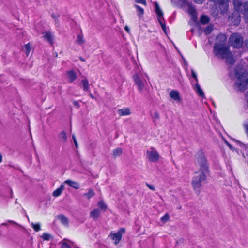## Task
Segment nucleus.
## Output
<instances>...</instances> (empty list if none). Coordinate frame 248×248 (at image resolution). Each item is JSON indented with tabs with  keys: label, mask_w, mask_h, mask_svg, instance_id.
Returning <instances> with one entry per match:
<instances>
[{
	"label": "nucleus",
	"mask_w": 248,
	"mask_h": 248,
	"mask_svg": "<svg viewBox=\"0 0 248 248\" xmlns=\"http://www.w3.org/2000/svg\"><path fill=\"white\" fill-rule=\"evenodd\" d=\"M214 53L219 59H226L228 63L233 64L234 62L232 55L226 44L216 43L213 49Z\"/></svg>",
	"instance_id": "nucleus-2"
},
{
	"label": "nucleus",
	"mask_w": 248,
	"mask_h": 248,
	"mask_svg": "<svg viewBox=\"0 0 248 248\" xmlns=\"http://www.w3.org/2000/svg\"><path fill=\"white\" fill-rule=\"evenodd\" d=\"M217 41L216 43H219V44H226L227 40V37L225 35L220 34L217 36Z\"/></svg>",
	"instance_id": "nucleus-17"
},
{
	"label": "nucleus",
	"mask_w": 248,
	"mask_h": 248,
	"mask_svg": "<svg viewBox=\"0 0 248 248\" xmlns=\"http://www.w3.org/2000/svg\"><path fill=\"white\" fill-rule=\"evenodd\" d=\"M58 139L62 143H65L67 141V136L65 131H62L58 135Z\"/></svg>",
	"instance_id": "nucleus-16"
},
{
	"label": "nucleus",
	"mask_w": 248,
	"mask_h": 248,
	"mask_svg": "<svg viewBox=\"0 0 248 248\" xmlns=\"http://www.w3.org/2000/svg\"><path fill=\"white\" fill-rule=\"evenodd\" d=\"M64 183L74 188L75 189H78L79 188V184L76 181H73L71 180H67L65 181Z\"/></svg>",
	"instance_id": "nucleus-15"
},
{
	"label": "nucleus",
	"mask_w": 248,
	"mask_h": 248,
	"mask_svg": "<svg viewBox=\"0 0 248 248\" xmlns=\"http://www.w3.org/2000/svg\"><path fill=\"white\" fill-rule=\"evenodd\" d=\"M245 46L248 50V39L245 41Z\"/></svg>",
	"instance_id": "nucleus-44"
},
{
	"label": "nucleus",
	"mask_w": 248,
	"mask_h": 248,
	"mask_svg": "<svg viewBox=\"0 0 248 248\" xmlns=\"http://www.w3.org/2000/svg\"><path fill=\"white\" fill-rule=\"evenodd\" d=\"M146 157L150 161L155 162L159 160L160 155L154 147H151L146 151Z\"/></svg>",
	"instance_id": "nucleus-5"
},
{
	"label": "nucleus",
	"mask_w": 248,
	"mask_h": 248,
	"mask_svg": "<svg viewBox=\"0 0 248 248\" xmlns=\"http://www.w3.org/2000/svg\"><path fill=\"white\" fill-rule=\"evenodd\" d=\"M94 195V192L92 189H90L87 193L84 194V196H85L88 199L93 197Z\"/></svg>",
	"instance_id": "nucleus-29"
},
{
	"label": "nucleus",
	"mask_w": 248,
	"mask_h": 248,
	"mask_svg": "<svg viewBox=\"0 0 248 248\" xmlns=\"http://www.w3.org/2000/svg\"><path fill=\"white\" fill-rule=\"evenodd\" d=\"M146 186H148V187L149 188H150V189L152 190H155V189L154 188V186L152 185H151L150 184H148L147 183H146Z\"/></svg>",
	"instance_id": "nucleus-41"
},
{
	"label": "nucleus",
	"mask_w": 248,
	"mask_h": 248,
	"mask_svg": "<svg viewBox=\"0 0 248 248\" xmlns=\"http://www.w3.org/2000/svg\"><path fill=\"white\" fill-rule=\"evenodd\" d=\"M72 243V242L66 239H64L61 242V248H71V246L68 243Z\"/></svg>",
	"instance_id": "nucleus-22"
},
{
	"label": "nucleus",
	"mask_w": 248,
	"mask_h": 248,
	"mask_svg": "<svg viewBox=\"0 0 248 248\" xmlns=\"http://www.w3.org/2000/svg\"><path fill=\"white\" fill-rule=\"evenodd\" d=\"M58 218L61 222L64 225L67 226L68 225V219L67 217L63 215H61L58 216Z\"/></svg>",
	"instance_id": "nucleus-21"
},
{
	"label": "nucleus",
	"mask_w": 248,
	"mask_h": 248,
	"mask_svg": "<svg viewBox=\"0 0 248 248\" xmlns=\"http://www.w3.org/2000/svg\"><path fill=\"white\" fill-rule=\"evenodd\" d=\"M41 238L44 240L49 241L51 238V235L47 233H44L41 236Z\"/></svg>",
	"instance_id": "nucleus-32"
},
{
	"label": "nucleus",
	"mask_w": 248,
	"mask_h": 248,
	"mask_svg": "<svg viewBox=\"0 0 248 248\" xmlns=\"http://www.w3.org/2000/svg\"><path fill=\"white\" fill-rule=\"evenodd\" d=\"M72 138H73V141H74V142L75 143V146L77 148L78 147V142H77V141L76 139V137L75 135H72Z\"/></svg>",
	"instance_id": "nucleus-38"
},
{
	"label": "nucleus",
	"mask_w": 248,
	"mask_h": 248,
	"mask_svg": "<svg viewBox=\"0 0 248 248\" xmlns=\"http://www.w3.org/2000/svg\"><path fill=\"white\" fill-rule=\"evenodd\" d=\"M73 104L74 105V106L76 107L77 108H79L80 107L79 102L78 101H73Z\"/></svg>",
	"instance_id": "nucleus-39"
},
{
	"label": "nucleus",
	"mask_w": 248,
	"mask_h": 248,
	"mask_svg": "<svg viewBox=\"0 0 248 248\" xmlns=\"http://www.w3.org/2000/svg\"><path fill=\"white\" fill-rule=\"evenodd\" d=\"M191 74H192V78L195 79V81L197 83L198 79H197V74H196V72L193 69L191 70Z\"/></svg>",
	"instance_id": "nucleus-35"
},
{
	"label": "nucleus",
	"mask_w": 248,
	"mask_h": 248,
	"mask_svg": "<svg viewBox=\"0 0 248 248\" xmlns=\"http://www.w3.org/2000/svg\"><path fill=\"white\" fill-rule=\"evenodd\" d=\"M97 205L101 210H103V211H105L106 210L107 206L103 201H99Z\"/></svg>",
	"instance_id": "nucleus-26"
},
{
	"label": "nucleus",
	"mask_w": 248,
	"mask_h": 248,
	"mask_svg": "<svg viewBox=\"0 0 248 248\" xmlns=\"http://www.w3.org/2000/svg\"><path fill=\"white\" fill-rule=\"evenodd\" d=\"M125 232L124 228H121L118 232L110 235L111 239L114 240L115 244L117 245L121 240L122 234Z\"/></svg>",
	"instance_id": "nucleus-9"
},
{
	"label": "nucleus",
	"mask_w": 248,
	"mask_h": 248,
	"mask_svg": "<svg viewBox=\"0 0 248 248\" xmlns=\"http://www.w3.org/2000/svg\"><path fill=\"white\" fill-rule=\"evenodd\" d=\"M90 96H91L92 98H93V95L92 94H90Z\"/></svg>",
	"instance_id": "nucleus-49"
},
{
	"label": "nucleus",
	"mask_w": 248,
	"mask_h": 248,
	"mask_svg": "<svg viewBox=\"0 0 248 248\" xmlns=\"http://www.w3.org/2000/svg\"><path fill=\"white\" fill-rule=\"evenodd\" d=\"M135 84L137 85L138 89L141 91L144 88L146 81L144 79L142 74H135L133 76Z\"/></svg>",
	"instance_id": "nucleus-7"
},
{
	"label": "nucleus",
	"mask_w": 248,
	"mask_h": 248,
	"mask_svg": "<svg viewBox=\"0 0 248 248\" xmlns=\"http://www.w3.org/2000/svg\"><path fill=\"white\" fill-rule=\"evenodd\" d=\"M31 225L34 230L36 232H38L41 230L40 224L39 223L34 224L32 222Z\"/></svg>",
	"instance_id": "nucleus-30"
},
{
	"label": "nucleus",
	"mask_w": 248,
	"mask_h": 248,
	"mask_svg": "<svg viewBox=\"0 0 248 248\" xmlns=\"http://www.w3.org/2000/svg\"><path fill=\"white\" fill-rule=\"evenodd\" d=\"M155 10L157 15L158 20L162 27V29L164 32H166V27L163 18V13L160 8L158 4L156 2L155 3Z\"/></svg>",
	"instance_id": "nucleus-6"
},
{
	"label": "nucleus",
	"mask_w": 248,
	"mask_h": 248,
	"mask_svg": "<svg viewBox=\"0 0 248 248\" xmlns=\"http://www.w3.org/2000/svg\"><path fill=\"white\" fill-rule=\"evenodd\" d=\"M146 77L147 78H148V76H147V75H146Z\"/></svg>",
	"instance_id": "nucleus-51"
},
{
	"label": "nucleus",
	"mask_w": 248,
	"mask_h": 248,
	"mask_svg": "<svg viewBox=\"0 0 248 248\" xmlns=\"http://www.w3.org/2000/svg\"><path fill=\"white\" fill-rule=\"evenodd\" d=\"M135 2L137 3L142 4L144 5H146V0H136Z\"/></svg>",
	"instance_id": "nucleus-36"
},
{
	"label": "nucleus",
	"mask_w": 248,
	"mask_h": 248,
	"mask_svg": "<svg viewBox=\"0 0 248 248\" xmlns=\"http://www.w3.org/2000/svg\"><path fill=\"white\" fill-rule=\"evenodd\" d=\"M228 145H229V146L230 147H231V145H230V144H228Z\"/></svg>",
	"instance_id": "nucleus-50"
},
{
	"label": "nucleus",
	"mask_w": 248,
	"mask_h": 248,
	"mask_svg": "<svg viewBox=\"0 0 248 248\" xmlns=\"http://www.w3.org/2000/svg\"><path fill=\"white\" fill-rule=\"evenodd\" d=\"M79 59H80L81 61H83V62H84V61H85V59H83V58H82V57H80V58H79Z\"/></svg>",
	"instance_id": "nucleus-46"
},
{
	"label": "nucleus",
	"mask_w": 248,
	"mask_h": 248,
	"mask_svg": "<svg viewBox=\"0 0 248 248\" xmlns=\"http://www.w3.org/2000/svg\"><path fill=\"white\" fill-rule=\"evenodd\" d=\"M219 5V8L222 13L226 12L228 8V0H209Z\"/></svg>",
	"instance_id": "nucleus-8"
},
{
	"label": "nucleus",
	"mask_w": 248,
	"mask_h": 248,
	"mask_svg": "<svg viewBox=\"0 0 248 248\" xmlns=\"http://www.w3.org/2000/svg\"><path fill=\"white\" fill-rule=\"evenodd\" d=\"M124 30H125L127 32H128V33H129V31H130V29H129V28H128V27L127 26H125L124 27Z\"/></svg>",
	"instance_id": "nucleus-45"
},
{
	"label": "nucleus",
	"mask_w": 248,
	"mask_h": 248,
	"mask_svg": "<svg viewBox=\"0 0 248 248\" xmlns=\"http://www.w3.org/2000/svg\"><path fill=\"white\" fill-rule=\"evenodd\" d=\"M81 82L83 84V90L85 91H88L89 89V85L87 79H83L82 80Z\"/></svg>",
	"instance_id": "nucleus-25"
},
{
	"label": "nucleus",
	"mask_w": 248,
	"mask_h": 248,
	"mask_svg": "<svg viewBox=\"0 0 248 248\" xmlns=\"http://www.w3.org/2000/svg\"><path fill=\"white\" fill-rule=\"evenodd\" d=\"M212 30L213 26L212 25H209L205 28L204 32L206 34H209L212 32Z\"/></svg>",
	"instance_id": "nucleus-31"
},
{
	"label": "nucleus",
	"mask_w": 248,
	"mask_h": 248,
	"mask_svg": "<svg viewBox=\"0 0 248 248\" xmlns=\"http://www.w3.org/2000/svg\"><path fill=\"white\" fill-rule=\"evenodd\" d=\"M169 95L170 97L173 100L180 102L181 101V98L180 96L179 93L177 90H172L170 92Z\"/></svg>",
	"instance_id": "nucleus-11"
},
{
	"label": "nucleus",
	"mask_w": 248,
	"mask_h": 248,
	"mask_svg": "<svg viewBox=\"0 0 248 248\" xmlns=\"http://www.w3.org/2000/svg\"><path fill=\"white\" fill-rule=\"evenodd\" d=\"M1 160H2V155H1V154L0 153V163L1 162Z\"/></svg>",
	"instance_id": "nucleus-48"
},
{
	"label": "nucleus",
	"mask_w": 248,
	"mask_h": 248,
	"mask_svg": "<svg viewBox=\"0 0 248 248\" xmlns=\"http://www.w3.org/2000/svg\"><path fill=\"white\" fill-rule=\"evenodd\" d=\"M118 113L120 116H127L131 114V111L129 108H125L118 109Z\"/></svg>",
	"instance_id": "nucleus-13"
},
{
	"label": "nucleus",
	"mask_w": 248,
	"mask_h": 248,
	"mask_svg": "<svg viewBox=\"0 0 248 248\" xmlns=\"http://www.w3.org/2000/svg\"><path fill=\"white\" fill-rule=\"evenodd\" d=\"M243 70H241L240 72L237 70H235V76L237 79L235 84V89L238 91H244L248 87V73L247 72H242Z\"/></svg>",
	"instance_id": "nucleus-3"
},
{
	"label": "nucleus",
	"mask_w": 248,
	"mask_h": 248,
	"mask_svg": "<svg viewBox=\"0 0 248 248\" xmlns=\"http://www.w3.org/2000/svg\"><path fill=\"white\" fill-rule=\"evenodd\" d=\"M153 117L155 119H158L159 118V114L158 112H155L154 113Z\"/></svg>",
	"instance_id": "nucleus-40"
},
{
	"label": "nucleus",
	"mask_w": 248,
	"mask_h": 248,
	"mask_svg": "<svg viewBox=\"0 0 248 248\" xmlns=\"http://www.w3.org/2000/svg\"><path fill=\"white\" fill-rule=\"evenodd\" d=\"M229 43L234 48H239L243 46L244 38L240 34L234 33L229 37Z\"/></svg>",
	"instance_id": "nucleus-4"
},
{
	"label": "nucleus",
	"mask_w": 248,
	"mask_h": 248,
	"mask_svg": "<svg viewBox=\"0 0 248 248\" xmlns=\"http://www.w3.org/2000/svg\"><path fill=\"white\" fill-rule=\"evenodd\" d=\"M122 153V149L121 148H117L113 151V155L114 158H116L121 155Z\"/></svg>",
	"instance_id": "nucleus-23"
},
{
	"label": "nucleus",
	"mask_w": 248,
	"mask_h": 248,
	"mask_svg": "<svg viewBox=\"0 0 248 248\" xmlns=\"http://www.w3.org/2000/svg\"><path fill=\"white\" fill-rule=\"evenodd\" d=\"M209 22V18L206 15H202L200 18V23L202 24H206Z\"/></svg>",
	"instance_id": "nucleus-24"
},
{
	"label": "nucleus",
	"mask_w": 248,
	"mask_h": 248,
	"mask_svg": "<svg viewBox=\"0 0 248 248\" xmlns=\"http://www.w3.org/2000/svg\"><path fill=\"white\" fill-rule=\"evenodd\" d=\"M194 90L199 96L202 97H204V93L202 88H201L200 85L198 83H196L195 84Z\"/></svg>",
	"instance_id": "nucleus-19"
},
{
	"label": "nucleus",
	"mask_w": 248,
	"mask_h": 248,
	"mask_svg": "<svg viewBox=\"0 0 248 248\" xmlns=\"http://www.w3.org/2000/svg\"><path fill=\"white\" fill-rule=\"evenodd\" d=\"M90 217L95 220H97L100 215V211L98 209H94L90 212Z\"/></svg>",
	"instance_id": "nucleus-14"
},
{
	"label": "nucleus",
	"mask_w": 248,
	"mask_h": 248,
	"mask_svg": "<svg viewBox=\"0 0 248 248\" xmlns=\"http://www.w3.org/2000/svg\"><path fill=\"white\" fill-rule=\"evenodd\" d=\"M244 129H245V131L246 133L247 134V136H248V123L244 124Z\"/></svg>",
	"instance_id": "nucleus-37"
},
{
	"label": "nucleus",
	"mask_w": 248,
	"mask_h": 248,
	"mask_svg": "<svg viewBox=\"0 0 248 248\" xmlns=\"http://www.w3.org/2000/svg\"><path fill=\"white\" fill-rule=\"evenodd\" d=\"M7 225H8V224H7V223H2V224H1V225L5 226H7Z\"/></svg>",
	"instance_id": "nucleus-47"
},
{
	"label": "nucleus",
	"mask_w": 248,
	"mask_h": 248,
	"mask_svg": "<svg viewBox=\"0 0 248 248\" xmlns=\"http://www.w3.org/2000/svg\"><path fill=\"white\" fill-rule=\"evenodd\" d=\"M76 42L79 45H82L84 43L83 36L82 34H78L76 39Z\"/></svg>",
	"instance_id": "nucleus-27"
},
{
	"label": "nucleus",
	"mask_w": 248,
	"mask_h": 248,
	"mask_svg": "<svg viewBox=\"0 0 248 248\" xmlns=\"http://www.w3.org/2000/svg\"><path fill=\"white\" fill-rule=\"evenodd\" d=\"M8 222L19 226V225L17 223H16L13 220H8Z\"/></svg>",
	"instance_id": "nucleus-42"
},
{
	"label": "nucleus",
	"mask_w": 248,
	"mask_h": 248,
	"mask_svg": "<svg viewBox=\"0 0 248 248\" xmlns=\"http://www.w3.org/2000/svg\"><path fill=\"white\" fill-rule=\"evenodd\" d=\"M43 37L45 40H46L50 44H52L53 40V36L50 32H46L44 33Z\"/></svg>",
	"instance_id": "nucleus-20"
},
{
	"label": "nucleus",
	"mask_w": 248,
	"mask_h": 248,
	"mask_svg": "<svg viewBox=\"0 0 248 248\" xmlns=\"http://www.w3.org/2000/svg\"><path fill=\"white\" fill-rule=\"evenodd\" d=\"M196 3L200 4L202 3L204 0H194Z\"/></svg>",
	"instance_id": "nucleus-43"
},
{
	"label": "nucleus",
	"mask_w": 248,
	"mask_h": 248,
	"mask_svg": "<svg viewBox=\"0 0 248 248\" xmlns=\"http://www.w3.org/2000/svg\"><path fill=\"white\" fill-rule=\"evenodd\" d=\"M135 7L137 9L138 16L140 17L144 14V9L138 5H135Z\"/></svg>",
	"instance_id": "nucleus-28"
},
{
	"label": "nucleus",
	"mask_w": 248,
	"mask_h": 248,
	"mask_svg": "<svg viewBox=\"0 0 248 248\" xmlns=\"http://www.w3.org/2000/svg\"><path fill=\"white\" fill-rule=\"evenodd\" d=\"M169 219V215L168 214L166 213L161 218V221L162 223H166Z\"/></svg>",
	"instance_id": "nucleus-33"
},
{
	"label": "nucleus",
	"mask_w": 248,
	"mask_h": 248,
	"mask_svg": "<svg viewBox=\"0 0 248 248\" xmlns=\"http://www.w3.org/2000/svg\"><path fill=\"white\" fill-rule=\"evenodd\" d=\"M197 162L200 166V169L195 173V176L192 182L193 187L195 189L201 186L202 182L205 181L209 174L208 166L205 156L202 155L198 158Z\"/></svg>",
	"instance_id": "nucleus-1"
},
{
	"label": "nucleus",
	"mask_w": 248,
	"mask_h": 248,
	"mask_svg": "<svg viewBox=\"0 0 248 248\" xmlns=\"http://www.w3.org/2000/svg\"><path fill=\"white\" fill-rule=\"evenodd\" d=\"M64 189V186L63 184H62L60 187L58 188L57 189H56L55 191L53 192V196L54 197H57L61 195L62 192L63 191Z\"/></svg>",
	"instance_id": "nucleus-18"
},
{
	"label": "nucleus",
	"mask_w": 248,
	"mask_h": 248,
	"mask_svg": "<svg viewBox=\"0 0 248 248\" xmlns=\"http://www.w3.org/2000/svg\"><path fill=\"white\" fill-rule=\"evenodd\" d=\"M66 76L69 83H72L77 78V74L73 70L67 71L66 72Z\"/></svg>",
	"instance_id": "nucleus-12"
},
{
	"label": "nucleus",
	"mask_w": 248,
	"mask_h": 248,
	"mask_svg": "<svg viewBox=\"0 0 248 248\" xmlns=\"http://www.w3.org/2000/svg\"><path fill=\"white\" fill-rule=\"evenodd\" d=\"M24 48L25 49L26 53L27 55L29 54L30 51H31V47L29 45V44H26L24 46Z\"/></svg>",
	"instance_id": "nucleus-34"
},
{
	"label": "nucleus",
	"mask_w": 248,
	"mask_h": 248,
	"mask_svg": "<svg viewBox=\"0 0 248 248\" xmlns=\"http://www.w3.org/2000/svg\"><path fill=\"white\" fill-rule=\"evenodd\" d=\"M187 12L191 16V20L194 22H196L197 18V13L196 11L195 8L193 6L188 4Z\"/></svg>",
	"instance_id": "nucleus-10"
},
{
	"label": "nucleus",
	"mask_w": 248,
	"mask_h": 248,
	"mask_svg": "<svg viewBox=\"0 0 248 248\" xmlns=\"http://www.w3.org/2000/svg\"><path fill=\"white\" fill-rule=\"evenodd\" d=\"M247 60L248 61V57L247 58Z\"/></svg>",
	"instance_id": "nucleus-52"
}]
</instances>
